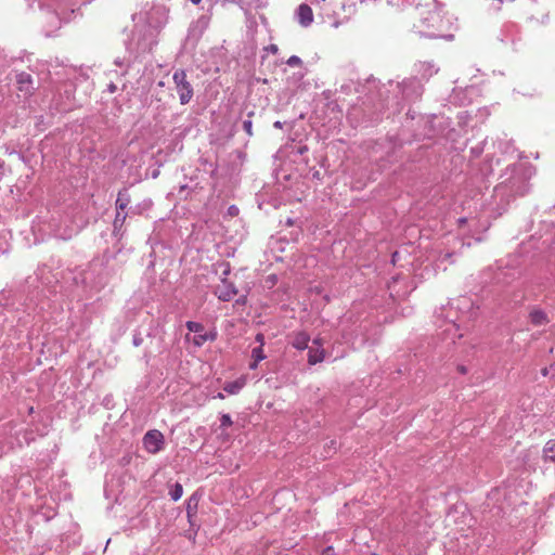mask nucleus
<instances>
[{
	"label": "nucleus",
	"instance_id": "1",
	"mask_svg": "<svg viewBox=\"0 0 555 555\" xmlns=\"http://www.w3.org/2000/svg\"><path fill=\"white\" fill-rule=\"evenodd\" d=\"M421 28L426 31L429 37L452 38L448 33L455 27V18L444 5L433 1L425 4L420 12Z\"/></svg>",
	"mask_w": 555,
	"mask_h": 555
},
{
	"label": "nucleus",
	"instance_id": "2",
	"mask_svg": "<svg viewBox=\"0 0 555 555\" xmlns=\"http://www.w3.org/2000/svg\"><path fill=\"white\" fill-rule=\"evenodd\" d=\"M219 268L222 269L221 285L217 286L215 295L221 301H230L237 294V288L227 278L231 272V267L229 262H221Z\"/></svg>",
	"mask_w": 555,
	"mask_h": 555
},
{
	"label": "nucleus",
	"instance_id": "3",
	"mask_svg": "<svg viewBox=\"0 0 555 555\" xmlns=\"http://www.w3.org/2000/svg\"><path fill=\"white\" fill-rule=\"evenodd\" d=\"M172 79L176 85L180 103L182 105L188 104L193 98L194 92L191 83L188 81L186 73L183 69H178L173 73Z\"/></svg>",
	"mask_w": 555,
	"mask_h": 555
},
{
	"label": "nucleus",
	"instance_id": "4",
	"mask_svg": "<svg viewBox=\"0 0 555 555\" xmlns=\"http://www.w3.org/2000/svg\"><path fill=\"white\" fill-rule=\"evenodd\" d=\"M185 326L190 332L195 333L193 343L197 347L203 346L208 340L214 341L217 337L216 332H205L204 333V325L202 323L194 322V321H188Z\"/></svg>",
	"mask_w": 555,
	"mask_h": 555
},
{
	"label": "nucleus",
	"instance_id": "5",
	"mask_svg": "<svg viewBox=\"0 0 555 555\" xmlns=\"http://www.w3.org/2000/svg\"><path fill=\"white\" fill-rule=\"evenodd\" d=\"M165 444L164 435L157 429L149 430L143 437V446L149 453L159 452Z\"/></svg>",
	"mask_w": 555,
	"mask_h": 555
},
{
	"label": "nucleus",
	"instance_id": "6",
	"mask_svg": "<svg viewBox=\"0 0 555 555\" xmlns=\"http://www.w3.org/2000/svg\"><path fill=\"white\" fill-rule=\"evenodd\" d=\"M17 90L23 93L25 98L31 96L35 92L33 77L25 72L18 73L15 77Z\"/></svg>",
	"mask_w": 555,
	"mask_h": 555
},
{
	"label": "nucleus",
	"instance_id": "7",
	"mask_svg": "<svg viewBox=\"0 0 555 555\" xmlns=\"http://www.w3.org/2000/svg\"><path fill=\"white\" fill-rule=\"evenodd\" d=\"M313 345H315L317 347H310L308 352V362L311 365L322 362L325 357V351L323 348H321V339L315 338L313 340Z\"/></svg>",
	"mask_w": 555,
	"mask_h": 555
},
{
	"label": "nucleus",
	"instance_id": "8",
	"mask_svg": "<svg viewBox=\"0 0 555 555\" xmlns=\"http://www.w3.org/2000/svg\"><path fill=\"white\" fill-rule=\"evenodd\" d=\"M299 23L307 27L313 22V12L308 4H300L297 11Z\"/></svg>",
	"mask_w": 555,
	"mask_h": 555
},
{
	"label": "nucleus",
	"instance_id": "9",
	"mask_svg": "<svg viewBox=\"0 0 555 555\" xmlns=\"http://www.w3.org/2000/svg\"><path fill=\"white\" fill-rule=\"evenodd\" d=\"M310 336L306 332H297L294 334L292 346L298 350H305L308 348Z\"/></svg>",
	"mask_w": 555,
	"mask_h": 555
},
{
	"label": "nucleus",
	"instance_id": "10",
	"mask_svg": "<svg viewBox=\"0 0 555 555\" xmlns=\"http://www.w3.org/2000/svg\"><path fill=\"white\" fill-rule=\"evenodd\" d=\"M529 318L533 325H543L547 322L546 313L543 310H533Z\"/></svg>",
	"mask_w": 555,
	"mask_h": 555
},
{
	"label": "nucleus",
	"instance_id": "11",
	"mask_svg": "<svg viewBox=\"0 0 555 555\" xmlns=\"http://www.w3.org/2000/svg\"><path fill=\"white\" fill-rule=\"evenodd\" d=\"M198 505V499L196 494H192L186 502V516L191 522V518L196 514Z\"/></svg>",
	"mask_w": 555,
	"mask_h": 555
},
{
	"label": "nucleus",
	"instance_id": "12",
	"mask_svg": "<svg viewBox=\"0 0 555 555\" xmlns=\"http://www.w3.org/2000/svg\"><path fill=\"white\" fill-rule=\"evenodd\" d=\"M244 382L241 379H236L234 382L227 383L223 386V390L230 395H236L244 387Z\"/></svg>",
	"mask_w": 555,
	"mask_h": 555
},
{
	"label": "nucleus",
	"instance_id": "13",
	"mask_svg": "<svg viewBox=\"0 0 555 555\" xmlns=\"http://www.w3.org/2000/svg\"><path fill=\"white\" fill-rule=\"evenodd\" d=\"M543 453L545 461L555 462V440H550L546 442L543 449Z\"/></svg>",
	"mask_w": 555,
	"mask_h": 555
},
{
	"label": "nucleus",
	"instance_id": "14",
	"mask_svg": "<svg viewBox=\"0 0 555 555\" xmlns=\"http://www.w3.org/2000/svg\"><path fill=\"white\" fill-rule=\"evenodd\" d=\"M129 202H130L129 196L127 194H122L121 192H119L118 197L116 199L117 211H125Z\"/></svg>",
	"mask_w": 555,
	"mask_h": 555
},
{
	"label": "nucleus",
	"instance_id": "15",
	"mask_svg": "<svg viewBox=\"0 0 555 555\" xmlns=\"http://www.w3.org/2000/svg\"><path fill=\"white\" fill-rule=\"evenodd\" d=\"M182 494H183V487L180 482H176L175 485L171 486L169 495L172 501H178L179 499H181Z\"/></svg>",
	"mask_w": 555,
	"mask_h": 555
},
{
	"label": "nucleus",
	"instance_id": "16",
	"mask_svg": "<svg viewBox=\"0 0 555 555\" xmlns=\"http://www.w3.org/2000/svg\"><path fill=\"white\" fill-rule=\"evenodd\" d=\"M251 359L256 360V363H259L260 361L266 359V354H264L263 349H262L261 346L256 347V348L253 349V351H251Z\"/></svg>",
	"mask_w": 555,
	"mask_h": 555
},
{
	"label": "nucleus",
	"instance_id": "17",
	"mask_svg": "<svg viewBox=\"0 0 555 555\" xmlns=\"http://www.w3.org/2000/svg\"><path fill=\"white\" fill-rule=\"evenodd\" d=\"M126 218H127V214L125 211H117L115 221H114L115 227H117L118 224L122 225L124 222L126 221Z\"/></svg>",
	"mask_w": 555,
	"mask_h": 555
},
{
	"label": "nucleus",
	"instance_id": "18",
	"mask_svg": "<svg viewBox=\"0 0 555 555\" xmlns=\"http://www.w3.org/2000/svg\"><path fill=\"white\" fill-rule=\"evenodd\" d=\"M233 424L229 414H222L220 417V426L223 428L230 427Z\"/></svg>",
	"mask_w": 555,
	"mask_h": 555
},
{
	"label": "nucleus",
	"instance_id": "19",
	"mask_svg": "<svg viewBox=\"0 0 555 555\" xmlns=\"http://www.w3.org/2000/svg\"><path fill=\"white\" fill-rule=\"evenodd\" d=\"M301 63H302L301 60L297 55H292L287 60V64L291 65V66H300Z\"/></svg>",
	"mask_w": 555,
	"mask_h": 555
},
{
	"label": "nucleus",
	"instance_id": "20",
	"mask_svg": "<svg viewBox=\"0 0 555 555\" xmlns=\"http://www.w3.org/2000/svg\"><path fill=\"white\" fill-rule=\"evenodd\" d=\"M142 343H143V338H142V336H141L139 333L134 334V335H133V338H132V344H133L135 347H139V346H141V345H142Z\"/></svg>",
	"mask_w": 555,
	"mask_h": 555
},
{
	"label": "nucleus",
	"instance_id": "21",
	"mask_svg": "<svg viewBox=\"0 0 555 555\" xmlns=\"http://www.w3.org/2000/svg\"><path fill=\"white\" fill-rule=\"evenodd\" d=\"M240 212V209L238 207H236L235 205H231L229 208H228V215L230 217H236Z\"/></svg>",
	"mask_w": 555,
	"mask_h": 555
},
{
	"label": "nucleus",
	"instance_id": "22",
	"mask_svg": "<svg viewBox=\"0 0 555 555\" xmlns=\"http://www.w3.org/2000/svg\"><path fill=\"white\" fill-rule=\"evenodd\" d=\"M322 555H335L333 546H327L322 551Z\"/></svg>",
	"mask_w": 555,
	"mask_h": 555
},
{
	"label": "nucleus",
	"instance_id": "23",
	"mask_svg": "<svg viewBox=\"0 0 555 555\" xmlns=\"http://www.w3.org/2000/svg\"><path fill=\"white\" fill-rule=\"evenodd\" d=\"M243 127L248 134H251V121H244Z\"/></svg>",
	"mask_w": 555,
	"mask_h": 555
},
{
	"label": "nucleus",
	"instance_id": "24",
	"mask_svg": "<svg viewBox=\"0 0 555 555\" xmlns=\"http://www.w3.org/2000/svg\"><path fill=\"white\" fill-rule=\"evenodd\" d=\"M278 281V276L275 274H271L267 278V282H269L271 285H274Z\"/></svg>",
	"mask_w": 555,
	"mask_h": 555
},
{
	"label": "nucleus",
	"instance_id": "25",
	"mask_svg": "<svg viewBox=\"0 0 555 555\" xmlns=\"http://www.w3.org/2000/svg\"><path fill=\"white\" fill-rule=\"evenodd\" d=\"M267 50H268V51H270V52H271V53H273V54H276V53H278V51H279V48H278V46H275V44H271V46H269V47L267 48Z\"/></svg>",
	"mask_w": 555,
	"mask_h": 555
},
{
	"label": "nucleus",
	"instance_id": "26",
	"mask_svg": "<svg viewBox=\"0 0 555 555\" xmlns=\"http://www.w3.org/2000/svg\"><path fill=\"white\" fill-rule=\"evenodd\" d=\"M237 305H245L246 304V296H241L238 299H236Z\"/></svg>",
	"mask_w": 555,
	"mask_h": 555
},
{
	"label": "nucleus",
	"instance_id": "27",
	"mask_svg": "<svg viewBox=\"0 0 555 555\" xmlns=\"http://www.w3.org/2000/svg\"><path fill=\"white\" fill-rule=\"evenodd\" d=\"M457 371H459L461 374H466V373H467V369H466V366H464V365H459V366H457Z\"/></svg>",
	"mask_w": 555,
	"mask_h": 555
},
{
	"label": "nucleus",
	"instance_id": "28",
	"mask_svg": "<svg viewBox=\"0 0 555 555\" xmlns=\"http://www.w3.org/2000/svg\"><path fill=\"white\" fill-rule=\"evenodd\" d=\"M256 340L259 341L262 345L263 344V335L262 334H257Z\"/></svg>",
	"mask_w": 555,
	"mask_h": 555
},
{
	"label": "nucleus",
	"instance_id": "29",
	"mask_svg": "<svg viewBox=\"0 0 555 555\" xmlns=\"http://www.w3.org/2000/svg\"><path fill=\"white\" fill-rule=\"evenodd\" d=\"M548 372H550V369H548V367H543V369L541 370V374H542L543 376H547V375H548Z\"/></svg>",
	"mask_w": 555,
	"mask_h": 555
},
{
	"label": "nucleus",
	"instance_id": "30",
	"mask_svg": "<svg viewBox=\"0 0 555 555\" xmlns=\"http://www.w3.org/2000/svg\"><path fill=\"white\" fill-rule=\"evenodd\" d=\"M398 260V251L392 253V263H396Z\"/></svg>",
	"mask_w": 555,
	"mask_h": 555
},
{
	"label": "nucleus",
	"instance_id": "31",
	"mask_svg": "<svg viewBox=\"0 0 555 555\" xmlns=\"http://www.w3.org/2000/svg\"><path fill=\"white\" fill-rule=\"evenodd\" d=\"M258 363H256V360H254L251 363H249V369L255 370L257 367Z\"/></svg>",
	"mask_w": 555,
	"mask_h": 555
},
{
	"label": "nucleus",
	"instance_id": "32",
	"mask_svg": "<svg viewBox=\"0 0 555 555\" xmlns=\"http://www.w3.org/2000/svg\"><path fill=\"white\" fill-rule=\"evenodd\" d=\"M215 398H218V399H224V395L222 392H218Z\"/></svg>",
	"mask_w": 555,
	"mask_h": 555
},
{
	"label": "nucleus",
	"instance_id": "33",
	"mask_svg": "<svg viewBox=\"0 0 555 555\" xmlns=\"http://www.w3.org/2000/svg\"><path fill=\"white\" fill-rule=\"evenodd\" d=\"M274 127H276V128H281V127H282L281 121H275V122H274Z\"/></svg>",
	"mask_w": 555,
	"mask_h": 555
},
{
	"label": "nucleus",
	"instance_id": "34",
	"mask_svg": "<svg viewBox=\"0 0 555 555\" xmlns=\"http://www.w3.org/2000/svg\"><path fill=\"white\" fill-rule=\"evenodd\" d=\"M190 1H191L192 3H194V4H198V3H201V1H202V0H190Z\"/></svg>",
	"mask_w": 555,
	"mask_h": 555
},
{
	"label": "nucleus",
	"instance_id": "35",
	"mask_svg": "<svg viewBox=\"0 0 555 555\" xmlns=\"http://www.w3.org/2000/svg\"><path fill=\"white\" fill-rule=\"evenodd\" d=\"M451 257V254L447 253L443 258L447 259V258H450Z\"/></svg>",
	"mask_w": 555,
	"mask_h": 555
},
{
	"label": "nucleus",
	"instance_id": "36",
	"mask_svg": "<svg viewBox=\"0 0 555 555\" xmlns=\"http://www.w3.org/2000/svg\"><path fill=\"white\" fill-rule=\"evenodd\" d=\"M331 447L335 448V441L334 440L331 441Z\"/></svg>",
	"mask_w": 555,
	"mask_h": 555
},
{
	"label": "nucleus",
	"instance_id": "37",
	"mask_svg": "<svg viewBox=\"0 0 555 555\" xmlns=\"http://www.w3.org/2000/svg\"><path fill=\"white\" fill-rule=\"evenodd\" d=\"M554 555H555V553H554Z\"/></svg>",
	"mask_w": 555,
	"mask_h": 555
}]
</instances>
